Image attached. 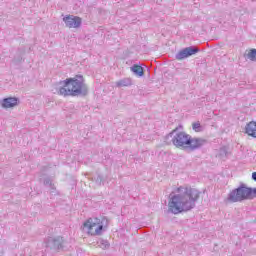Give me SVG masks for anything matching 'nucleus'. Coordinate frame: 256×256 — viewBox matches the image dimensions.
Here are the masks:
<instances>
[{"label": "nucleus", "mask_w": 256, "mask_h": 256, "mask_svg": "<svg viewBox=\"0 0 256 256\" xmlns=\"http://www.w3.org/2000/svg\"><path fill=\"white\" fill-rule=\"evenodd\" d=\"M200 195L201 192H199L197 189L180 186L177 188V194L171 193L169 195V213H173V215H179V213L195 209V203L199 201Z\"/></svg>", "instance_id": "f257e3e1"}, {"label": "nucleus", "mask_w": 256, "mask_h": 256, "mask_svg": "<svg viewBox=\"0 0 256 256\" xmlns=\"http://www.w3.org/2000/svg\"><path fill=\"white\" fill-rule=\"evenodd\" d=\"M177 149H184V151H197L201 147L207 145V140L203 138L192 137L191 135L179 131V127L172 130L167 136L166 141H169Z\"/></svg>", "instance_id": "f03ea898"}, {"label": "nucleus", "mask_w": 256, "mask_h": 256, "mask_svg": "<svg viewBox=\"0 0 256 256\" xmlns=\"http://www.w3.org/2000/svg\"><path fill=\"white\" fill-rule=\"evenodd\" d=\"M58 88V95L63 97H79V95H87L89 89L85 82H83V76L79 75L74 78H67L66 80L60 82Z\"/></svg>", "instance_id": "7ed1b4c3"}, {"label": "nucleus", "mask_w": 256, "mask_h": 256, "mask_svg": "<svg viewBox=\"0 0 256 256\" xmlns=\"http://www.w3.org/2000/svg\"><path fill=\"white\" fill-rule=\"evenodd\" d=\"M256 198V188H249L242 184L238 188L232 190L228 195V201L230 203H241L247 199Z\"/></svg>", "instance_id": "20e7f679"}, {"label": "nucleus", "mask_w": 256, "mask_h": 256, "mask_svg": "<svg viewBox=\"0 0 256 256\" xmlns=\"http://www.w3.org/2000/svg\"><path fill=\"white\" fill-rule=\"evenodd\" d=\"M84 231H87L88 235H101L103 233V222L99 218H89L83 224Z\"/></svg>", "instance_id": "39448f33"}, {"label": "nucleus", "mask_w": 256, "mask_h": 256, "mask_svg": "<svg viewBox=\"0 0 256 256\" xmlns=\"http://www.w3.org/2000/svg\"><path fill=\"white\" fill-rule=\"evenodd\" d=\"M197 53H199V48L195 46H190L180 50L176 54L175 58L177 59V61H183V59H187V57H191V55H195Z\"/></svg>", "instance_id": "423d86ee"}, {"label": "nucleus", "mask_w": 256, "mask_h": 256, "mask_svg": "<svg viewBox=\"0 0 256 256\" xmlns=\"http://www.w3.org/2000/svg\"><path fill=\"white\" fill-rule=\"evenodd\" d=\"M63 21L69 29H79L81 27V17L79 16H73V15H68L63 18Z\"/></svg>", "instance_id": "0eeeda50"}, {"label": "nucleus", "mask_w": 256, "mask_h": 256, "mask_svg": "<svg viewBox=\"0 0 256 256\" xmlns=\"http://www.w3.org/2000/svg\"><path fill=\"white\" fill-rule=\"evenodd\" d=\"M44 243L48 249H61L63 247V237H48Z\"/></svg>", "instance_id": "6e6552de"}, {"label": "nucleus", "mask_w": 256, "mask_h": 256, "mask_svg": "<svg viewBox=\"0 0 256 256\" xmlns=\"http://www.w3.org/2000/svg\"><path fill=\"white\" fill-rule=\"evenodd\" d=\"M17 105H19V99L16 97L4 98L1 103L3 109H11L13 107H17Z\"/></svg>", "instance_id": "1a4fd4ad"}, {"label": "nucleus", "mask_w": 256, "mask_h": 256, "mask_svg": "<svg viewBox=\"0 0 256 256\" xmlns=\"http://www.w3.org/2000/svg\"><path fill=\"white\" fill-rule=\"evenodd\" d=\"M245 133L250 137H253L254 139H256V122L255 121H251L248 124H246Z\"/></svg>", "instance_id": "9d476101"}, {"label": "nucleus", "mask_w": 256, "mask_h": 256, "mask_svg": "<svg viewBox=\"0 0 256 256\" xmlns=\"http://www.w3.org/2000/svg\"><path fill=\"white\" fill-rule=\"evenodd\" d=\"M133 85V80L131 78H123L116 82V87L121 89V87H131Z\"/></svg>", "instance_id": "9b49d317"}, {"label": "nucleus", "mask_w": 256, "mask_h": 256, "mask_svg": "<svg viewBox=\"0 0 256 256\" xmlns=\"http://www.w3.org/2000/svg\"><path fill=\"white\" fill-rule=\"evenodd\" d=\"M130 70L132 71L133 74L137 75L138 77H143L145 75V72L143 71V67L138 65V64H134Z\"/></svg>", "instance_id": "f8f14e48"}, {"label": "nucleus", "mask_w": 256, "mask_h": 256, "mask_svg": "<svg viewBox=\"0 0 256 256\" xmlns=\"http://www.w3.org/2000/svg\"><path fill=\"white\" fill-rule=\"evenodd\" d=\"M248 59H250V61H256V49H252L248 55H247Z\"/></svg>", "instance_id": "ddd939ff"}, {"label": "nucleus", "mask_w": 256, "mask_h": 256, "mask_svg": "<svg viewBox=\"0 0 256 256\" xmlns=\"http://www.w3.org/2000/svg\"><path fill=\"white\" fill-rule=\"evenodd\" d=\"M43 183H44L45 187H51V185H53V180L51 178L47 177L44 179Z\"/></svg>", "instance_id": "4468645a"}, {"label": "nucleus", "mask_w": 256, "mask_h": 256, "mask_svg": "<svg viewBox=\"0 0 256 256\" xmlns=\"http://www.w3.org/2000/svg\"><path fill=\"white\" fill-rule=\"evenodd\" d=\"M192 129L196 132L201 131V124L199 122L193 123L192 124Z\"/></svg>", "instance_id": "2eb2a0df"}, {"label": "nucleus", "mask_w": 256, "mask_h": 256, "mask_svg": "<svg viewBox=\"0 0 256 256\" xmlns=\"http://www.w3.org/2000/svg\"><path fill=\"white\" fill-rule=\"evenodd\" d=\"M50 195H57V188L55 187V184L50 186Z\"/></svg>", "instance_id": "dca6fc26"}, {"label": "nucleus", "mask_w": 256, "mask_h": 256, "mask_svg": "<svg viewBox=\"0 0 256 256\" xmlns=\"http://www.w3.org/2000/svg\"><path fill=\"white\" fill-rule=\"evenodd\" d=\"M96 181H97V183H101V181H103V177L98 176Z\"/></svg>", "instance_id": "f3484780"}, {"label": "nucleus", "mask_w": 256, "mask_h": 256, "mask_svg": "<svg viewBox=\"0 0 256 256\" xmlns=\"http://www.w3.org/2000/svg\"><path fill=\"white\" fill-rule=\"evenodd\" d=\"M252 179H253V181H256V172L252 173Z\"/></svg>", "instance_id": "a211bd4d"}]
</instances>
